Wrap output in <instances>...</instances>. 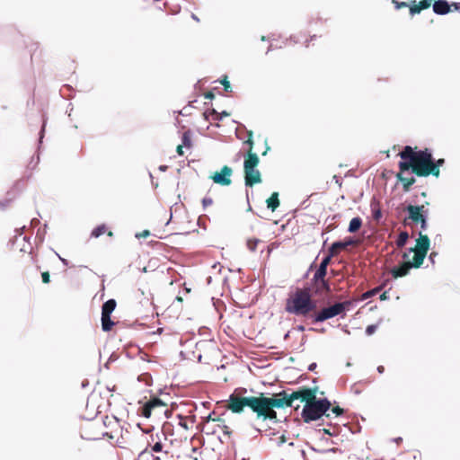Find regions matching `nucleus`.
<instances>
[{
    "label": "nucleus",
    "instance_id": "6",
    "mask_svg": "<svg viewBox=\"0 0 460 460\" xmlns=\"http://www.w3.org/2000/svg\"><path fill=\"white\" fill-rule=\"evenodd\" d=\"M260 163L257 154H250L244 156L243 172L244 183L247 187H252L262 181L261 172L256 168Z\"/></svg>",
    "mask_w": 460,
    "mask_h": 460
},
{
    "label": "nucleus",
    "instance_id": "3",
    "mask_svg": "<svg viewBox=\"0 0 460 460\" xmlns=\"http://www.w3.org/2000/svg\"><path fill=\"white\" fill-rule=\"evenodd\" d=\"M286 312L306 317L316 310V302L312 298V293L309 288H297L291 292L286 300Z\"/></svg>",
    "mask_w": 460,
    "mask_h": 460
},
{
    "label": "nucleus",
    "instance_id": "10",
    "mask_svg": "<svg viewBox=\"0 0 460 460\" xmlns=\"http://www.w3.org/2000/svg\"><path fill=\"white\" fill-rule=\"evenodd\" d=\"M392 1L395 4L396 9L409 7V12L411 16L420 13V12L423 10L429 9L433 3V0H420V2L415 0L410 2L399 0Z\"/></svg>",
    "mask_w": 460,
    "mask_h": 460
},
{
    "label": "nucleus",
    "instance_id": "12",
    "mask_svg": "<svg viewBox=\"0 0 460 460\" xmlns=\"http://www.w3.org/2000/svg\"><path fill=\"white\" fill-rule=\"evenodd\" d=\"M205 427L208 428V433H215L217 430H220L227 436H230L232 433L230 427L226 425L223 418H213L211 414L208 415Z\"/></svg>",
    "mask_w": 460,
    "mask_h": 460
},
{
    "label": "nucleus",
    "instance_id": "21",
    "mask_svg": "<svg viewBox=\"0 0 460 460\" xmlns=\"http://www.w3.org/2000/svg\"><path fill=\"white\" fill-rule=\"evenodd\" d=\"M331 260H332V257L329 254L326 257H324L322 260V261H321L318 269L314 272V274L315 275H319V276L326 277V275H327V267L330 264Z\"/></svg>",
    "mask_w": 460,
    "mask_h": 460
},
{
    "label": "nucleus",
    "instance_id": "24",
    "mask_svg": "<svg viewBox=\"0 0 460 460\" xmlns=\"http://www.w3.org/2000/svg\"><path fill=\"white\" fill-rule=\"evenodd\" d=\"M371 211L373 219L378 222L382 218V211L378 201L373 200L371 202Z\"/></svg>",
    "mask_w": 460,
    "mask_h": 460
},
{
    "label": "nucleus",
    "instance_id": "47",
    "mask_svg": "<svg viewBox=\"0 0 460 460\" xmlns=\"http://www.w3.org/2000/svg\"><path fill=\"white\" fill-rule=\"evenodd\" d=\"M314 39H316V35L310 36V39L305 40V46H309L310 41L314 40Z\"/></svg>",
    "mask_w": 460,
    "mask_h": 460
},
{
    "label": "nucleus",
    "instance_id": "35",
    "mask_svg": "<svg viewBox=\"0 0 460 460\" xmlns=\"http://www.w3.org/2000/svg\"><path fill=\"white\" fill-rule=\"evenodd\" d=\"M41 278H42V282L45 283V284H48L49 283L50 281V276H49V273L48 271H44L41 273Z\"/></svg>",
    "mask_w": 460,
    "mask_h": 460
},
{
    "label": "nucleus",
    "instance_id": "42",
    "mask_svg": "<svg viewBox=\"0 0 460 460\" xmlns=\"http://www.w3.org/2000/svg\"><path fill=\"white\" fill-rule=\"evenodd\" d=\"M181 460H198L197 457H192L191 456H189V455H182L181 454Z\"/></svg>",
    "mask_w": 460,
    "mask_h": 460
},
{
    "label": "nucleus",
    "instance_id": "41",
    "mask_svg": "<svg viewBox=\"0 0 460 460\" xmlns=\"http://www.w3.org/2000/svg\"><path fill=\"white\" fill-rule=\"evenodd\" d=\"M183 145H179L176 148V152L179 155H184V152H183Z\"/></svg>",
    "mask_w": 460,
    "mask_h": 460
},
{
    "label": "nucleus",
    "instance_id": "11",
    "mask_svg": "<svg viewBox=\"0 0 460 460\" xmlns=\"http://www.w3.org/2000/svg\"><path fill=\"white\" fill-rule=\"evenodd\" d=\"M312 292L315 296H327L331 293L329 280L324 276L314 274L311 279Z\"/></svg>",
    "mask_w": 460,
    "mask_h": 460
},
{
    "label": "nucleus",
    "instance_id": "45",
    "mask_svg": "<svg viewBox=\"0 0 460 460\" xmlns=\"http://www.w3.org/2000/svg\"><path fill=\"white\" fill-rule=\"evenodd\" d=\"M438 255V253L436 252H432L430 254H429V260L431 261V262L434 264L435 263V258L436 256Z\"/></svg>",
    "mask_w": 460,
    "mask_h": 460
},
{
    "label": "nucleus",
    "instance_id": "39",
    "mask_svg": "<svg viewBox=\"0 0 460 460\" xmlns=\"http://www.w3.org/2000/svg\"><path fill=\"white\" fill-rule=\"evenodd\" d=\"M343 244L345 245V248H347L348 246L349 245H355L357 243L356 241H354L353 239L349 238V240H346L344 242H342Z\"/></svg>",
    "mask_w": 460,
    "mask_h": 460
},
{
    "label": "nucleus",
    "instance_id": "13",
    "mask_svg": "<svg viewBox=\"0 0 460 460\" xmlns=\"http://www.w3.org/2000/svg\"><path fill=\"white\" fill-rule=\"evenodd\" d=\"M406 210L409 214L408 219L411 220V222L415 225H418L420 221H423V218L427 217L429 214V209L426 208L425 205H409L407 206Z\"/></svg>",
    "mask_w": 460,
    "mask_h": 460
},
{
    "label": "nucleus",
    "instance_id": "48",
    "mask_svg": "<svg viewBox=\"0 0 460 460\" xmlns=\"http://www.w3.org/2000/svg\"><path fill=\"white\" fill-rule=\"evenodd\" d=\"M102 436H103V437H104V436H107V437H108L109 438H111V439H113V438H114L113 435H112L111 433H109V432H103V433H102Z\"/></svg>",
    "mask_w": 460,
    "mask_h": 460
},
{
    "label": "nucleus",
    "instance_id": "50",
    "mask_svg": "<svg viewBox=\"0 0 460 460\" xmlns=\"http://www.w3.org/2000/svg\"><path fill=\"white\" fill-rule=\"evenodd\" d=\"M377 371H378V373H380V374L384 373V371H385V367H384V366H379V367H377Z\"/></svg>",
    "mask_w": 460,
    "mask_h": 460
},
{
    "label": "nucleus",
    "instance_id": "18",
    "mask_svg": "<svg viewBox=\"0 0 460 460\" xmlns=\"http://www.w3.org/2000/svg\"><path fill=\"white\" fill-rule=\"evenodd\" d=\"M411 268H414L413 260L411 261H404L398 267H394L392 269L391 274L394 279L402 278L406 276Z\"/></svg>",
    "mask_w": 460,
    "mask_h": 460
},
{
    "label": "nucleus",
    "instance_id": "14",
    "mask_svg": "<svg viewBox=\"0 0 460 460\" xmlns=\"http://www.w3.org/2000/svg\"><path fill=\"white\" fill-rule=\"evenodd\" d=\"M292 403L295 400H300L301 402H305V404L309 403L311 401L314 400L316 397V389L308 388V387H301L296 391L289 394Z\"/></svg>",
    "mask_w": 460,
    "mask_h": 460
},
{
    "label": "nucleus",
    "instance_id": "5",
    "mask_svg": "<svg viewBox=\"0 0 460 460\" xmlns=\"http://www.w3.org/2000/svg\"><path fill=\"white\" fill-rule=\"evenodd\" d=\"M331 402L327 399L317 400L316 398L309 403L305 404L302 411V418L308 423L320 419L330 409Z\"/></svg>",
    "mask_w": 460,
    "mask_h": 460
},
{
    "label": "nucleus",
    "instance_id": "33",
    "mask_svg": "<svg viewBox=\"0 0 460 460\" xmlns=\"http://www.w3.org/2000/svg\"><path fill=\"white\" fill-rule=\"evenodd\" d=\"M220 83L223 84L224 90L226 92H227V93L232 92V87H231L230 82L228 81V78L226 75H224V77L221 79Z\"/></svg>",
    "mask_w": 460,
    "mask_h": 460
},
{
    "label": "nucleus",
    "instance_id": "54",
    "mask_svg": "<svg viewBox=\"0 0 460 460\" xmlns=\"http://www.w3.org/2000/svg\"><path fill=\"white\" fill-rule=\"evenodd\" d=\"M242 460H246V459H244V458H243V459H242Z\"/></svg>",
    "mask_w": 460,
    "mask_h": 460
},
{
    "label": "nucleus",
    "instance_id": "27",
    "mask_svg": "<svg viewBox=\"0 0 460 460\" xmlns=\"http://www.w3.org/2000/svg\"><path fill=\"white\" fill-rule=\"evenodd\" d=\"M361 226H362V220L360 217H357L350 220L348 230L349 233H356L357 231L359 230Z\"/></svg>",
    "mask_w": 460,
    "mask_h": 460
},
{
    "label": "nucleus",
    "instance_id": "8",
    "mask_svg": "<svg viewBox=\"0 0 460 460\" xmlns=\"http://www.w3.org/2000/svg\"><path fill=\"white\" fill-rule=\"evenodd\" d=\"M152 441L148 443L147 447L142 450L139 454V457L146 454H155L153 455L154 460H181V454H177L172 448L162 447L160 450L155 448V438L151 437Z\"/></svg>",
    "mask_w": 460,
    "mask_h": 460
},
{
    "label": "nucleus",
    "instance_id": "40",
    "mask_svg": "<svg viewBox=\"0 0 460 460\" xmlns=\"http://www.w3.org/2000/svg\"><path fill=\"white\" fill-rule=\"evenodd\" d=\"M204 97H205V99L212 100V99H214L215 94L209 91V92H207L204 93Z\"/></svg>",
    "mask_w": 460,
    "mask_h": 460
},
{
    "label": "nucleus",
    "instance_id": "32",
    "mask_svg": "<svg viewBox=\"0 0 460 460\" xmlns=\"http://www.w3.org/2000/svg\"><path fill=\"white\" fill-rule=\"evenodd\" d=\"M381 289H382L381 287L375 288H373L371 290H368L366 293H364L362 296H363L364 299L370 298L373 296L376 295Z\"/></svg>",
    "mask_w": 460,
    "mask_h": 460
},
{
    "label": "nucleus",
    "instance_id": "46",
    "mask_svg": "<svg viewBox=\"0 0 460 460\" xmlns=\"http://www.w3.org/2000/svg\"><path fill=\"white\" fill-rule=\"evenodd\" d=\"M451 7H454L455 10H460V3H452Z\"/></svg>",
    "mask_w": 460,
    "mask_h": 460
},
{
    "label": "nucleus",
    "instance_id": "37",
    "mask_svg": "<svg viewBox=\"0 0 460 460\" xmlns=\"http://www.w3.org/2000/svg\"><path fill=\"white\" fill-rule=\"evenodd\" d=\"M138 380L145 381L147 385H149L151 376L148 374H143V375L139 376Z\"/></svg>",
    "mask_w": 460,
    "mask_h": 460
},
{
    "label": "nucleus",
    "instance_id": "16",
    "mask_svg": "<svg viewBox=\"0 0 460 460\" xmlns=\"http://www.w3.org/2000/svg\"><path fill=\"white\" fill-rule=\"evenodd\" d=\"M166 404L159 398H152L141 407V415L145 418H150L154 410L164 408Z\"/></svg>",
    "mask_w": 460,
    "mask_h": 460
},
{
    "label": "nucleus",
    "instance_id": "38",
    "mask_svg": "<svg viewBox=\"0 0 460 460\" xmlns=\"http://www.w3.org/2000/svg\"><path fill=\"white\" fill-rule=\"evenodd\" d=\"M332 411L336 414L337 416H340L343 413V409H341L339 406H335L332 409Z\"/></svg>",
    "mask_w": 460,
    "mask_h": 460
},
{
    "label": "nucleus",
    "instance_id": "1",
    "mask_svg": "<svg viewBox=\"0 0 460 460\" xmlns=\"http://www.w3.org/2000/svg\"><path fill=\"white\" fill-rule=\"evenodd\" d=\"M290 395L286 391H281L272 397H267L263 394L259 396L243 397L232 394L227 400V409L233 413H242L245 407L250 408L256 414L257 420L279 421L275 408L293 407Z\"/></svg>",
    "mask_w": 460,
    "mask_h": 460
},
{
    "label": "nucleus",
    "instance_id": "30",
    "mask_svg": "<svg viewBox=\"0 0 460 460\" xmlns=\"http://www.w3.org/2000/svg\"><path fill=\"white\" fill-rule=\"evenodd\" d=\"M261 243L260 239L252 238L247 241V247L251 252H255L257 250V246Z\"/></svg>",
    "mask_w": 460,
    "mask_h": 460
},
{
    "label": "nucleus",
    "instance_id": "15",
    "mask_svg": "<svg viewBox=\"0 0 460 460\" xmlns=\"http://www.w3.org/2000/svg\"><path fill=\"white\" fill-rule=\"evenodd\" d=\"M232 174H233L232 168L227 165H224L221 168L220 172H215L213 173V175H211L210 178L217 184H219L222 186H228L232 182V180H231Z\"/></svg>",
    "mask_w": 460,
    "mask_h": 460
},
{
    "label": "nucleus",
    "instance_id": "20",
    "mask_svg": "<svg viewBox=\"0 0 460 460\" xmlns=\"http://www.w3.org/2000/svg\"><path fill=\"white\" fill-rule=\"evenodd\" d=\"M104 234H106L110 237L113 236V232L111 230H109L105 224H102L93 229L91 233V237L98 238Z\"/></svg>",
    "mask_w": 460,
    "mask_h": 460
},
{
    "label": "nucleus",
    "instance_id": "31",
    "mask_svg": "<svg viewBox=\"0 0 460 460\" xmlns=\"http://www.w3.org/2000/svg\"><path fill=\"white\" fill-rule=\"evenodd\" d=\"M243 145L248 146L245 156H249L250 154H256L255 152H253V139H251V137H247V139L243 142Z\"/></svg>",
    "mask_w": 460,
    "mask_h": 460
},
{
    "label": "nucleus",
    "instance_id": "51",
    "mask_svg": "<svg viewBox=\"0 0 460 460\" xmlns=\"http://www.w3.org/2000/svg\"><path fill=\"white\" fill-rule=\"evenodd\" d=\"M252 136H253V133H252V130L247 131V137H251V139H252Z\"/></svg>",
    "mask_w": 460,
    "mask_h": 460
},
{
    "label": "nucleus",
    "instance_id": "7",
    "mask_svg": "<svg viewBox=\"0 0 460 460\" xmlns=\"http://www.w3.org/2000/svg\"><path fill=\"white\" fill-rule=\"evenodd\" d=\"M351 305V301H344L341 303H335L334 305L328 307H323L320 311L314 312V322L322 323L338 315L344 317L346 315L345 312L349 310Z\"/></svg>",
    "mask_w": 460,
    "mask_h": 460
},
{
    "label": "nucleus",
    "instance_id": "43",
    "mask_svg": "<svg viewBox=\"0 0 460 460\" xmlns=\"http://www.w3.org/2000/svg\"><path fill=\"white\" fill-rule=\"evenodd\" d=\"M419 224L420 225V228L422 230H426L427 229V217H424L423 221H420Z\"/></svg>",
    "mask_w": 460,
    "mask_h": 460
},
{
    "label": "nucleus",
    "instance_id": "29",
    "mask_svg": "<svg viewBox=\"0 0 460 460\" xmlns=\"http://www.w3.org/2000/svg\"><path fill=\"white\" fill-rule=\"evenodd\" d=\"M409 238V234L407 232H401L396 240V245L398 247H403Z\"/></svg>",
    "mask_w": 460,
    "mask_h": 460
},
{
    "label": "nucleus",
    "instance_id": "2",
    "mask_svg": "<svg viewBox=\"0 0 460 460\" xmlns=\"http://www.w3.org/2000/svg\"><path fill=\"white\" fill-rule=\"evenodd\" d=\"M398 155L403 160L401 164L402 170H411L419 177H427L430 174L438 177L439 167L445 163L443 158L435 161L429 149L418 150L417 146H405Z\"/></svg>",
    "mask_w": 460,
    "mask_h": 460
},
{
    "label": "nucleus",
    "instance_id": "36",
    "mask_svg": "<svg viewBox=\"0 0 460 460\" xmlns=\"http://www.w3.org/2000/svg\"><path fill=\"white\" fill-rule=\"evenodd\" d=\"M376 330V326L372 324V325H368L366 329V333L367 335H372Z\"/></svg>",
    "mask_w": 460,
    "mask_h": 460
},
{
    "label": "nucleus",
    "instance_id": "52",
    "mask_svg": "<svg viewBox=\"0 0 460 460\" xmlns=\"http://www.w3.org/2000/svg\"><path fill=\"white\" fill-rule=\"evenodd\" d=\"M269 150L270 146H267L265 151L262 153V155H265Z\"/></svg>",
    "mask_w": 460,
    "mask_h": 460
},
{
    "label": "nucleus",
    "instance_id": "22",
    "mask_svg": "<svg viewBox=\"0 0 460 460\" xmlns=\"http://www.w3.org/2000/svg\"><path fill=\"white\" fill-rule=\"evenodd\" d=\"M102 329L103 332H110L112 327L115 325V322H113L111 318V314L102 313Z\"/></svg>",
    "mask_w": 460,
    "mask_h": 460
},
{
    "label": "nucleus",
    "instance_id": "53",
    "mask_svg": "<svg viewBox=\"0 0 460 460\" xmlns=\"http://www.w3.org/2000/svg\"><path fill=\"white\" fill-rule=\"evenodd\" d=\"M314 367H315V364H312V365L310 366L309 369H310V370H313V368H314Z\"/></svg>",
    "mask_w": 460,
    "mask_h": 460
},
{
    "label": "nucleus",
    "instance_id": "28",
    "mask_svg": "<svg viewBox=\"0 0 460 460\" xmlns=\"http://www.w3.org/2000/svg\"><path fill=\"white\" fill-rule=\"evenodd\" d=\"M182 143L181 145H183L186 148H190L192 146L191 137H190V132L185 131L182 134L181 137Z\"/></svg>",
    "mask_w": 460,
    "mask_h": 460
},
{
    "label": "nucleus",
    "instance_id": "25",
    "mask_svg": "<svg viewBox=\"0 0 460 460\" xmlns=\"http://www.w3.org/2000/svg\"><path fill=\"white\" fill-rule=\"evenodd\" d=\"M345 249L342 242H335L329 249V255L332 258L340 253L341 250Z\"/></svg>",
    "mask_w": 460,
    "mask_h": 460
},
{
    "label": "nucleus",
    "instance_id": "9",
    "mask_svg": "<svg viewBox=\"0 0 460 460\" xmlns=\"http://www.w3.org/2000/svg\"><path fill=\"white\" fill-rule=\"evenodd\" d=\"M430 240L427 234L420 233L419 237L416 239V244L414 248H411L410 252H414L413 255V266L414 268H420L429 249Z\"/></svg>",
    "mask_w": 460,
    "mask_h": 460
},
{
    "label": "nucleus",
    "instance_id": "26",
    "mask_svg": "<svg viewBox=\"0 0 460 460\" xmlns=\"http://www.w3.org/2000/svg\"><path fill=\"white\" fill-rule=\"evenodd\" d=\"M117 303L115 299H109L102 306V313L111 314L115 310Z\"/></svg>",
    "mask_w": 460,
    "mask_h": 460
},
{
    "label": "nucleus",
    "instance_id": "23",
    "mask_svg": "<svg viewBox=\"0 0 460 460\" xmlns=\"http://www.w3.org/2000/svg\"><path fill=\"white\" fill-rule=\"evenodd\" d=\"M266 203L269 209L275 211L279 206V193L273 192L266 200Z\"/></svg>",
    "mask_w": 460,
    "mask_h": 460
},
{
    "label": "nucleus",
    "instance_id": "44",
    "mask_svg": "<svg viewBox=\"0 0 460 460\" xmlns=\"http://www.w3.org/2000/svg\"><path fill=\"white\" fill-rule=\"evenodd\" d=\"M150 234V232L148 230H145L143 231L142 233L140 234H137L136 236L137 237H146Z\"/></svg>",
    "mask_w": 460,
    "mask_h": 460
},
{
    "label": "nucleus",
    "instance_id": "17",
    "mask_svg": "<svg viewBox=\"0 0 460 460\" xmlns=\"http://www.w3.org/2000/svg\"><path fill=\"white\" fill-rule=\"evenodd\" d=\"M403 162L402 159L398 163L399 172L396 173V179L402 184V190L404 192H408L411 190V187L415 183L416 180L413 176L405 177L404 173L409 170H402L401 164Z\"/></svg>",
    "mask_w": 460,
    "mask_h": 460
},
{
    "label": "nucleus",
    "instance_id": "34",
    "mask_svg": "<svg viewBox=\"0 0 460 460\" xmlns=\"http://www.w3.org/2000/svg\"><path fill=\"white\" fill-rule=\"evenodd\" d=\"M212 204H213V199L210 197H205L202 199V205H203L204 208H208V206H211Z\"/></svg>",
    "mask_w": 460,
    "mask_h": 460
},
{
    "label": "nucleus",
    "instance_id": "4",
    "mask_svg": "<svg viewBox=\"0 0 460 460\" xmlns=\"http://www.w3.org/2000/svg\"><path fill=\"white\" fill-rule=\"evenodd\" d=\"M162 437L156 435L155 448L160 450L163 447L165 448H172L177 454H182L181 448L186 444V437L181 434V423L179 427L174 428L172 423L166 422L162 428Z\"/></svg>",
    "mask_w": 460,
    "mask_h": 460
},
{
    "label": "nucleus",
    "instance_id": "49",
    "mask_svg": "<svg viewBox=\"0 0 460 460\" xmlns=\"http://www.w3.org/2000/svg\"><path fill=\"white\" fill-rule=\"evenodd\" d=\"M387 298V293L386 292H384L381 296H380V300H385Z\"/></svg>",
    "mask_w": 460,
    "mask_h": 460
},
{
    "label": "nucleus",
    "instance_id": "19",
    "mask_svg": "<svg viewBox=\"0 0 460 460\" xmlns=\"http://www.w3.org/2000/svg\"><path fill=\"white\" fill-rule=\"evenodd\" d=\"M435 13L444 15L451 11V5L447 0H435L431 4Z\"/></svg>",
    "mask_w": 460,
    "mask_h": 460
}]
</instances>
